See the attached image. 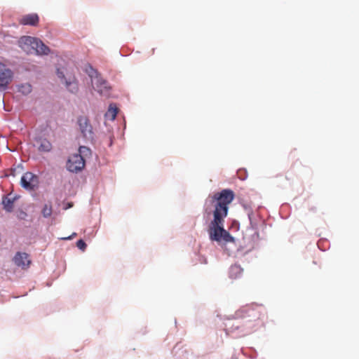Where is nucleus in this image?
<instances>
[{"instance_id":"nucleus-1","label":"nucleus","mask_w":359,"mask_h":359,"mask_svg":"<svg viewBox=\"0 0 359 359\" xmlns=\"http://www.w3.org/2000/svg\"><path fill=\"white\" fill-rule=\"evenodd\" d=\"M217 199L215 211V219L209 224V238L212 241L234 243L236 240L224 227V219L228 215L229 204L234 199V193L231 189H223L215 194Z\"/></svg>"},{"instance_id":"nucleus-2","label":"nucleus","mask_w":359,"mask_h":359,"mask_svg":"<svg viewBox=\"0 0 359 359\" xmlns=\"http://www.w3.org/2000/svg\"><path fill=\"white\" fill-rule=\"evenodd\" d=\"M258 318L257 311L250 307L243 308L236 313V317L225 323L227 334L234 337H243L253 332Z\"/></svg>"},{"instance_id":"nucleus-3","label":"nucleus","mask_w":359,"mask_h":359,"mask_svg":"<svg viewBox=\"0 0 359 359\" xmlns=\"http://www.w3.org/2000/svg\"><path fill=\"white\" fill-rule=\"evenodd\" d=\"M19 46L23 50L29 51V48L34 50L36 55H47L50 53V49L43 42L36 37L23 36L20 38Z\"/></svg>"},{"instance_id":"nucleus-4","label":"nucleus","mask_w":359,"mask_h":359,"mask_svg":"<svg viewBox=\"0 0 359 359\" xmlns=\"http://www.w3.org/2000/svg\"><path fill=\"white\" fill-rule=\"evenodd\" d=\"M77 124L85 140L92 142L94 140L95 134L89 118L85 116H79L77 118Z\"/></svg>"},{"instance_id":"nucleus-5","label":"nucleus","mask_w":359,"mask_h":359,"mask_svg":"<svg viewBox=\"0 0 359 359\" xmlns=\"http://www.w3.org/2000/svg\"><path fill=\"white\" fill-rule=\"evenodd\" d=\"M85 159L80 154L71 155L66 164L67 170L73 173L81 171L85 166Z\"/></svg>"},{"instance_id":"nucleus-6","label":"nucleus","mask_w":359,"mask_h":359,"mask_svg":"<svg viewBox=\"0 0 359 359\" xmlns=\"http://www.w3.org/2000/svg\"><path fill=\"white\" fill-rule=\"evenodd\" d=\"M217 202L215 194L212 196L209 195L207 197L203 208V216L204 219L206 221L208 220L212 215H213V219H215V211L217 208Z\"/></svg>"},{"instance_id":"nucleus-7","label":"nucleus","mask_w":359,"mask_h":359,"mask_svg":"<svg viewBox=\"0 0 359 359\" xmlns=\"http://www.w3.org/2000/svg\"><path fill=\"white\" fill-rule=\"evenodd\" d=\"M20 185L26 190L34 191L39 186V177L31 172H27L21 177Z\"/></svg>"},{"instance_id":"nucleus-8","label":"nucleus","mask_w":359,"mask_h":359,"mask_svg":"<svg viewBox=\"0 0 359 359\" xmlns=\"http://www.w3.org/2000/svg\"><path fill=\"white\" fill-rule=\"evenodd\" d=\"M13 72L6 68V66L0 62V88L5 90L8 88L9 83L13 79Z\"/></svg>"},{"instance_id":"nucleus-9","label":"nucleus","mask_w":359,"mask_h":359,"mask_svg":"<svg viewBox=\"0 0 359 359\" xmlns=\"http://www.w3.org/2000/svg\"><path fill=\"white\" fill-rule=\"evenodd\" d=\"M93 88L95 90L99 93L100 95L107 94L109 89L108 82L100 76V75L95 77L91 81Z\"/></svg>"},{"instance_id":"nucleus-10","label":"nucleus","mask_w":359,"mask_h":359,"mask_svg":"<svg viewBox=\"0 0 359 359\" xmlns=\"http://www.w3.org/2000/svg\"><path fill=\"white\" fill-rule=\"evenodd\" d=\"M17 198V196H13L11 194L4 195L1 201L4 210L7 212H11L13 210L14 203Z\"/></svg>"},{"instance_id":"nucleus-11","label":"nucleus","mask_w":359,"mask_h":359,"mask_svg":"<svg viewBox=\"0 0 359 359\" xmlns=\"http://www.w3.org/2000/svg\"><path fill=\"white\" fill-rule=\"evenodd\" d=\"M28 254L26 252H18L13 258L14 263L22 268L28 266L30 264V260L28 259Z\"/></svg>"},{"instance_id":"nucleus-12","label":"nucleus","mask_w":359,"mask_h":359,"mask_svg":"<svg viewBox=\"0 0 359 359\" xmlns=\"http://www.w3.org/2000/svg\"><path fill=\"white\" fill-rule=\"evenodd\" d=\"M39 18L37 14L32 13L24 15L20 19V23L24 25L36 26L39 22Z\"/></svg>"},{"instance_id":"nucleus-13","label":"nucleus","mask_w":359,"mask_h":359,"mask_svg":"<svg viewBox=\"0 0 359 359\" xmlns=\"http://www.w3.org/2000/svg\"><path fill=\"white\" fill-rule=\"evenodd\" d=\"M65 85V87L67 90L72 93V94H76L79 91V85L78 82L76 81V79L74 77H69L67 80H65V82L64 83Z\"/></svg>"},{"instance_id":"nucleus-14","label":"nucleus","mask_w":359,"mask_h":359,"mask_svg":"<svg viewBox=\"0 0 359 359\" xmlns=\"http://www.w3.org/2000/svg\"><path fill=\"white\" fill-rule=\"evenodd\" d=\"M37 142H39V146L38 147V150L41 152H49L52 149V144L46 138H39L36 140Z\"/></svg>"},{"instance_id":"nucleus-15","label":"nucleus","mask_w":359,"mask_h":359,"mask_svg":"<svg viewBox=\"0 0 359 359\" xmlns=\"http://www.w3.org/2000/svg\"><path fill=\"white\" fill-rule=\"evenodd\" d=\"M118 109L115 104L111 103L109 106V109L105 114V118L110 121H114L118 114Z\"/></svg>"},{"instance_id":"nucleus-16","label":"nucleus","mask_w":359,"mask_h":359,"mask_svg":"<svg viewBox=\"0 0 359 359\" xmlns=\"http://www.w3.org/2000/svg\"><path fill=\"white\" fill-rule=\"evenodd\" d=\"M243 269L238 264L232 265L229 269V277L233 279L239 278L243 273Z\"/></svg>"},{"instance_id":"nucleus-17","label":"nucleus","mask_w":359,"mask_h":359,"mask_svg":"<svg viewBox=\"0 0 359 359\" xmlns=\"http://www.w3.org/2000/svg\"><path fill=\"white\" fill-rule=\"evenodd\" d=\"M18 92L23 95H27L32 91V86L29 83H20L16 86Z\"/></svg>"},{"instance_id":"nucleus-18","label":"nucleus","mask_w":359,"mask_h":359,"mask_svg":"<svg viewBox=\"0 0 359 359\" xmlns=\"http://www.w3.org/2000/svg\"><path fill=\"white\" fill-rule=\"evenodd\" d=\"M53 212L52 205L50 203H46L41 210V214L44 218H48L51 216Z\"/></svg>"},{"instance_id":"nucleus-19","label":"nucleus","mask_w":359,"mask_h":359,"mask_svg":"<svg viewBox=\"0 0 359 359\" xmlns=\"http://www.w3.org/2000/svg\"><path fill=\"white\" fill-rule=\"evenodd\" d=\"M248 219L250 221V229H251L253 231H255V233H257V224L254 219V213L252 210H249L247 212Z\"/></svg>"},{"instance_id":"nucleus-20","label":"nucleus","mask_w":359,"mask_h":359,"mask_svg":"<svg viewBox=\"0 0 359 359\" xmlns=\"http://www.w3.org/2000/svg\"><path fill=\"white\" fill-rule=\"evenodd\" d=\"M77 154H80L81 157L84 158L85 156H88L91 154V150L86 146H80L79 148V153Z\"/></svg>"},{"instance_id":"nucleus-21","label":"nucleus","mask_w":359,"mask_h":359,"mask_svg":"<svg viewBox=\"0 0 359 359\" xmlns=\"http://www.w3.org/2000/svg\"><path fill=\"white\" fill-rule=\"evenodd\" d=\"M86 73L90 77L91 81L100 75L97 71L93 68L92 66H89V68L86 69Z\"/></svg>"},{"instance_id":"nucleus-22","label":"nucleus","mask_w":359,"mask_h":359,"mask_svg":"<svg viewBox=\"0 0 359 359\" xmlns=\"http://www.w3.org/2000/svg\"><path fill=\"white\" fill-rule=\"evenodd\" d=\"M56 74L62 83L65 82V80L68 79V78L65 76L64 72L60 68L56 69Z\"/></svg>"},{"instance_id":"nucleus-23","label":"nucleus","mask_w":359,"mask_h":359,"mask_svg":"<svg viewBox=\"0 0 359 359\" xmlns=\"http://www.w3.org/2000/svg\"><path fill=\"white\" fill-rule=\"evenodd\" d=\"M16 216H17L18 219H19L20 220H25L27 217V214L25 211H24L22 210H18L17 211Z\"/></svg>"},{"instance_id":"nucleus-24","label":"nucleus","mask_w":359,"mask_h":359,"mask_svg":"<svg viewBox=\"0 0 359 359\" xmlns=\"http://www.w3.org/2000/svg\"><path fill=\"white\" fill-rule=\"evenodd\" d=\"M76 246L79 250L83 252L86 250L87 245L83 239H79L76 242Z\"/></svg>"},{"instance_id":"nucleus-25","label":"nucleus","mask_w":359,"mask_h":359,"mask_svg":"<svg viewBox=\"0 0 359 359\" xmlns=\"http://www.w3.org/2000/svg\"><path fill=\"white\" fill-rule=\"evenodd\" d=\"M238 178L241 180H245L248 177L246 170H239L238 171Z\"/></svg>"},{"instance_id":"nucleus-26","label":"nucleus","mask_w":359,"mask_h":359,"mask_svg":"<svg viewBox=\"0 0 359 359\" xmlns=\"http://www.w3.org/2000/svg\"><path fill=\"white\" fill-rule=\"evenodd\" d=\"M76 236V233H73L71 236L67 237V238H62V239L63 240H70L72 239L73 237Z\"/></svg>"},{"instance_id":"nucleus-27","label":"nucleus","mask_w":359,"mask_h":359,"mask_svg":"<svg viewBox=\"0 0 359 359\" xmlns=\"http://www.w3.org/2000/svg\"><path fill=\"white\" fill-rule=\"evenodd\" d=\"M243 207L245 209V210L247 211V212L249 211V210H251V209L247 205H243Z\"/></svg>"},{"instance_id":"nucleus-28","label":"nucleus","mask_w":359,"mask_h":359,"mask_svg":"<svg viewBox=\"0 0 359 359\" xmlns=\"http://www.w3.org/2000/svg\"><path fill=\"white\" fill-rule=\"evenodd\" d=\"M250 357L252 358H255L257 357V353H255L253 355H250Z\"/></svg>"},{"instance_id":"nucleus-29","label":"nucleus","mask_w":359,"mask_h":359,"mask_svg":"<svg viewBox=\"0 0 359 359\" xmlns=\"http://www.w3.org/2000/svg\"><path fill=\"white\" fill-rule=\"evenodd\" d=\"M72 206V204L68 203V205H67V207L66 208V209H67V208H71Z\"/></svg>"}]
</instances>
